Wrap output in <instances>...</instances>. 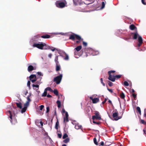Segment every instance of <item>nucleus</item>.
Wrapping results in <instances>:
<instances>
[{
	"mask_svg": "<svg viewBox=\"0 0 146 146\" xmlns=\"http://www.w3.org/2000/svg\"><path fill=\"white\" fill-rule=\"evenodd\" d=\"M34 70V68L32 65L29 66L28 68V71H32Z\"/></svg>",
	"mask_w": 146,
	"mask_h": 146,
	"instance_id": "nucleus-18",
	"label": "nucleus"
},
{
	"mask_svg": "<svg viewBox=\"0 0 146 146\" xmlns=\"http://www.w3.org/2000/svg\"><path fill=\"white\" fill-rule=\"evenodd\" d=\"M82 126L81 125H79L78 123H77V124H76L75 126V128L77 129H82Z\"/></svg>",
	"mask_w": 146,
	"mask_h": 146,
	"instance_id": "nucleus-17",
	"label": "nucleus"
},
{
	"mask_svg": "<svg viewBox=\"0 0 146 146\" xmlns=\"http://www.w3.org/2000/svg\"><path fill=\"white\" fill-rule=\"evenodd\" d=\"M62 111L63 113H66V112L65 111V110L64 109H62Z\"/></svg>",
	"mask_w": 146,
	"mask_h": 146,
	"instance_id": "nucleus-60",
	"label": "nucleus"
},
{
	"mask_svg": "<svg viewBox=\"0 0 146 146\" xmlns=\"http://www.w3.org/2000/svg\"><path fill=\"white\" fill-rule=\"evenodd\" d=\"M52 56V54H50L48 55V57L50 58H51Z\"/></svg>",
	"mask_w": 146,
	"mask_h": 146,
	"instance_id": "nucleus-56",
	"label": "nucleus"
},
{
	"mask_svg": "<svg viewBox=\"0 0 146 146\" xmlns=\"http://www.w3.org/2000/svg\"><path fill=\"white\" fill-rule=\"evenodd\" d=\"M135 28V27L133 25H131L129 26V28L131 30H133Z\"/></svg>",
	"mask_w": 146,
	"mask_h": 146,
	"instance_id": "nucleus-24",
	"label": "nucleus"
},
{
	"mask_svg": "<svg viewBox=\"0 0 146 146\" xmlns=\"http://www.w3.org/2000/svg\"><path fill=\"white\" fill-rule=\"evenodd\" d=\"M104 145V143L103 142H102L101 143V145Z\"/></svg>",
	"mask_w": 146,
	"mask_h": 146,
	"instance_id": "nucleus-64",
	"label": "nucleus"
},
{
	"mask_svg": "<svg viewBox=\"0 0 146 146\" xmlns=\"http://www.w3.org/2000/svg\"><path fill=\"white\" fill-rule=\"evenodd\" d=\"M30 80L32 83H34L35 81L37 80V78H36V76L35 75H31L30 77Z\"/></svg>",
	"mask_w": 146,
	"mask_h": 146,
	"instance_id": "nucleus-8",
	"label": "nucleus"
},
{
	"mask_svg": "<svg viewBox=\"0 0 146 146\" xmlns=\"http://www.w3.org/2000/svg\"><path fill=\"white\" fill-rule=\"evenodd\" d=\"M75 38H76L77 39L79 40H80L81 39L80 36L76 35H75Z\"/></svg>",
	"mask_w": 146,
	"mask_h": 146,
	"instance_id": "nucleus-34",
	"label": "nucleus"
},
{
	"mask_svg": "<svg viewBox=\"0 0 146 146\" xmlns=\"http://www.w3.org/2000/svg\"><path fill=\"white\" fill-rule=\"evenodd\" d=\"M99 53V52L98 51H93V52H92V54L93 55H97Z\"/></svg>",
	"mask_w": 146,
	"mask_h": 146,
	"instance_id": "nucleus-28",
	"label": "nucleus"
},
{
	"mask_svg": "<svg viewBox=\"0 0 146 146\" xmlns=\"http://www.w3.org/2000/svg\"><path fill=\"white\" fill-rule=\"evenodd\" d=\"M100 80H101V83L103 84V85L104 86H105V84L103 82V79L102 78H101V79H100Z\"/></svg>",
	"mask_w": 146,
	"mask_h": 146,
	"instance_id": "nucleus-44",
	"label": "nucleus"
},
{
	"mask_svg": "<svg viewBox=\"0 0 146 146\" xmlns=\"http://www.w3.org/2000/svg\"><path fill=\"white\" fill-rule=\"evenodd\" d=\"M138 37V43L137 46L139 47L141 46L143 43V39L141 36H139L137 33H133V38L134 39H136Z\"/></svg>",
	"mask_w": 146,
	"mask_h": 146,
	"instance_id": "nucleus-1",
	"label": "nucleus"
},
{
	"mask_svg": "<svg viewBox=\"0 0 146 146\" xmlns=\"http://www.w3.org/2000/svg\"><path fill=\"white\" fill-rule=\"evenodd\" d=\"M56 5L58 7L62 8L65 7V4L64 2H58L56 3Z\"/></svg>",
	"mask_w": 146,
	"mask_h": 146,
	"instance_id": "nucleus-7",
	"label": "nucleus"
},
{
	"mask_svg": "<svg viewBox=\"0 0 146 146\" xmlns=\"http://www.w3.org/2000/svg\"><path fill=\"white\" fill-rule=\"evenodd\" d=\"M6 113L7 114H9V115H10V118L11 119V122L12 124H15V123H16L17 121L16 119H13L12 118L11 114V112L10 111H7L6 112Z\"/></svg>",
	"mask_w": 146,
	"mask_h": 146,
	"instance_id": "nucleus-5",
	"label": "nucleus"
},
{
	"mask_svg": "<svg viewBox=\"0 0 146 146\" xmlns=\"http://www.w3.org/2000/svg\"><path fill=\"white\" fill-rule=\"evenodd\" d=\"M123 84L125 86H128L129 85L128 82L126 81H124L123 83Z\"/></svg>",
	"mask_w": 146,
	"mask_h": 146,
	"instance_id": "nucleus-38",
	"label": "nucleus"
},
{
	"mask_svg": "<svg viewBox=\"0 0 146 146\" xmlns=\"http://www.w3.org/2000/svg\"><path fill=\"white\" fill-rule=\"evenodd\" d=\"M68 137V135L66 133H65L63 135V137H62V138L63 139H65L67 137Z\"/></svg>",
	"mask_w": 146,
	"mask_h": 146,
	"instance_id": "nucleus-39",
	"label": "nucleus"
},
{
	"mask_svg": "<svg viewBox=\"0 0 146 146\" xmlns=\"http://www.w3.org/2000/svg\"><path fill=\"white\" fill-rule=\"evenodd\" d=\"M65 55L66 57L64 58V59L66 60H68L69 59V56L68 54H67L65 52H63Z\"/></svg>",
	"mask_w": 146,
	"mask_h": 146,
	"instance_id": "nucleus-25",
	"label": "nucleus"
},
{
	"mask_svg": "<svg viewBox=\"0 0 146 146\" xmlns=\"http://www.w3.org/2000/svg\"><path fill=\"white\" fill-rule=\"evenodd\" d=\"M56 104H57L58 108H60L61 106V103L60 101L59 100L57 101Z\"/></svg>",
	"mask_w": 146,
	"mask_h": 146,
	"instance_id": "nucleus-22",
	"label": "nucleus"
},
{
	"mask_svg": "<svg viewBox=\"0 0 146 146\" xmlns=\"http://www.w3.org/2000/svg\"><path fill=\"white\" fill-rule=\"evenodd\" d=\"M115 72V71H109L108 74H111V73H113Z\"/></svg>",
	"mask_w": 146,
	"mask_h": 146,
	"instance_id": "nucleus-47",
	"label": "nucleus"
},
{
	"mask_svg": "<svg viewBox=\"0 0 146 146\" xmlns=\"http://www.w3.org/2000/svg\"><path fill=\"white\" fill-rule=\"evenodd\" d=\"M108 90L109 92H111L112 93L113 92V90L112 89L108 88Z\"/></svg>",
	"mask_w": 146,
	"mask_h": 146,
	"instance_id": "nucleus-55",
	"label": "nucleus"
},
{
	"mask_svg": "<svg viewBox=\"0 0 146 146\" xmlns=\"http://www.w3.org/2000/svg\"><path fill=\"white\" fill-rule=\"evenodd\" d=\"M72 124L74 125H76V124H77V123H76V121H74L72 123Z\"/></svg>",
	"mask_w": 146,
	"mask_h": 146,
	"instance_id": "nucleus-58",
	"label": "nucleus"
},
{
	"mask_svg": "<svg viewBox=\"0 0 146 146\" xmlns=\"http://www.w3.org/2000/svg\"><path fill=\"white\" fill-rule=\"evenodd\" d=\"M30 83H31L29 81H28L27 83V86L29 87H30Z\"/></svg>",
	"mask_w": 146,
	"mask_h": 146,
	"instance_id": "nucleus-48",
	"label": "nucleus"
},
{
	"mask_svg": "<svg viewBox=\"0 0 146 146\" xmlns=\"http://www.w3.org/2000/svg\"><path fill=\"white\" fill-rule=\"evenodd\" d=\"M70 139L69 138H68L63 140V142L64 143H68Z\"/></svg>",
	"mask_w": 146,
	"mask_h": 146,
	"instance_id": "nucleus-29",
	"label": "nucleus"
},
{
	"mask_svg": "<svg viewBox=\"0 0 146 146\" xmlns=\"http://www.w3.org/2000/svg\"><path fill=\"white\" fill-rule=\"evenodd\" d=\"M109 85L111 87L112 86L113 84L112 82H109L108 83Z\"/></svg>",
	"mask_w": 146,
	"mask_h": 146,
	"instance_id": "nucleus-46",
	"label": "nucleus"
},
{
	"mask_svg": "<svg viewBox=\"0 0 146 146\" xmlns=\"http://www.w3.org/2000/svg\"><path fill=\"white\" fill-rule=\"evenodd\" d=\"M121 76V75H116L115 76V78H120Z\"/></svg>",
	"mask_w": 146,
	"mask_h": 146,
	"instance_id": "nucleus-45",
	"label": "nucleus"
},
{
	"mask_svg": "<svg viewBox=\"0 0 146 146\" xmlns=\"http://www.w3.org/2000/svg\"><path fill=\"white\" fill-rule=\"evenodd\" d=\"M94 143L96 145H98V143L97 142V140H96V138H95L94 139Z\"/></svg>",
	"mask_w": 146,
	"mask_h": 146,
	"instance_id": "nucleus-41",
	"label": "nucleus"
},
{
	"mask_svg": "<svg viewBox=\"0 0 146 146\" xmlns=\"http://www.w3.org/2000/svg\"><path fill=\"white\" fill-rule=\"evenodd\" d=\"M85 1L84 2L85 4L88 5L93 3L94 0H85Z\"/></svg>",
	"mask_w": 146,
	"mask_h": 146,
	"instance_id": "nucleus-12",
	"label": "nucleus"
},
{
	"mask_svg": "<svg viewBox=\"0 0 146 146\" xmlns=\"http://www.w3.org/2000/svg\"><path fill=\"white\" fill-rule=\"evenodd\" d=\"M40 124L42 126H43V123H42V121H40Z\"/></svg>",
	"mask_w": 146,
	"mask_h": 146,
	"instance_id": "nucleus-62",
	"label": "nucleus"
},
{
	"mask_svg": "<svg viewBox=\"0 0 146 146\" xmlns=\"http://www.w3.org/2000/svg\"><path fill=\"white\" fill-rule=\"evenodd\" d=\"M55 50L58 51V49H56L55 48H53V49H51V50L52 51H54Z\"/></svg>",
	"mask_w": 146,
	"mask_h": 146,
	"instance_id": "nucleus-53",
	"label": "nucleus"
},
{
	"mask_svg": "<svg viewBox=\"0 0 146 146\" xmlns=\"http://www.w3.org/2000/svg\"><path fill=\"white\" fill-rule=\"evenodd\" d=\"M118 115L117 112H115L113 113L112 116L114 120H117L121 118V117L119 118L118 117Z\"/></svg>",
	"mask_w": 146,
	"mask_h": 146,
	"instance_id": "nucleus-6",
	"label": "nucleus"
},
{
	"mask_svg": "<svg viewBox=\"0 0 146 146\" xmlns=\"http://www.w3.org/2000/svg\"><path fill=\"white\" fill-rule=\"evenodd\" d=\"M54 94L56 96H58V92L56 90H54L53 91Z\"/></svg>",
	"mask_w": 146,
	"mask_h": 146,
	"instance_id": "nucleus-32",
	"label": "nucleus"
},
{
	"mask_svg": "<svg viewBox=\"0 0 146 146\" xmlns=\"http://www.w3.org/2000/svg\"><path fill=\"white\" fill-rule=\"evenodd\" d=\"M41 37L44 38H48L50 37V36L48 35H46L42 36Z\"/></svg>",
	"mask_w": 146,
	"mask_h": 146,
	"instance_id": "nucleus-19",
	"label": "nucleus"
},
{
	"mask_svg": "<svg viewBox=\"0 0 146 146\" xmlns=\"http://www.w3.org/2000/svg\"><path fill=\"white\" fill-rule=\"evenodd\" d=\"M82 47L81 46H79L75 48L74 49L76 50L77 51H79L81 49Z\"/></svg>",
	"mask_w": 146,
	"mask_h": 146,
	"instance_id": "nucleus-21",
	"label": "nucleus"
},
{
	"mask_svg": "<svg viewBox=\"0 0 146 146\" xmlns=\"http://www.w3.org/2000/svg\"><path fill=\"white\" fill-rule=\"evenodd\" d=\"M141 123H144V121L143 120H141Z\"/></svg>",
	"mask_w": 146,
	"mask_h": 146,
	"instance_id": "nucleus-63",
	"label": "nucleus"
},
{
	"mask_svg": "<svg viewBox=\"0 0 146 146\" xmlns=\"http://www.w3.org/2000/svg\"><path fill=\"white\" fill-rule=\"evenodd\" d=\"M27 109L26 108L24 107V108L22 109V110H21V112L22 113H23L25 112Z\"/></svg>",
	"mask_w": 146,
	"mask_h": 146,
	"instance_id": "nucleus-33",
	"label": "nucleus"
},
{
	"mask_svg": "<svg viewBox=\"0 0 146 146\" xmlns=\"http://www.w3.org/2000/svg\"><path fill=\"white\" fill-rule=\"evenodd\" d=\"M62 74H60V75L54 78V81L57 84H60L62 79Z\"/></svg>",
	"mask_w": 146,
	"mask_h": 146,
	"instance_id": "nucleus-3",
	"label": "nucleus"
},
{
	"mask_svg": "<svg viewBox=\"0 0 146 146\" xmlns=\"http://www.w3.org/2000/svg\"><path fill=\"white\" fill-rule=\"evenodd\" d=\"M16 105H17V107L18 108H19L21 109L22 108V105H21V103H17Z\"/></svg>",
	"mask_w": 146,
	"mask_h": 146,
	"instance_id": "nucleus-27",
	"label": "nucleus"
},
{
	"mask_svg": "<svg viewBox=\"0 0 146 146\" xmlns=\"http://www.w3.org/2000/svg\"><path fill=\"white\" fill-rule=\"evenodd\" d=\"M46 113H48L49 111V107H47L46 108Z\"/></svg>",
	"mask_w": 146,
	"mask_h": 146,
	"instance_id": "nucleus-49",
	"label": "nucleus"
},
{
	"mask_svg": "<svg viewBox=\"0 0 146 146\" xmlns=\"http://www.w3.org/2000/svg\"><path fill=\"white\" fill-rule=\"evenodd\" d=\"M141 2L143 4L145 5H146V3L144 2V0H141Z\"/></svg>",
	"mask_w": 146,
	"mask_h": 146,
	"instance_id": "nucleus-57",
	"label": "nucleus"
},
{
	"mask_svg": "<svg viewBox=\"0 0 146 146\" xmlns=\"http://www.w3.org/2000/svg\"><path fill=\"white\" fill-rule=\"evenodd\" d=\"M37 74L39 76V77H41L43 76L42 74L40 72H37Z\"/></svg>",
	"mask_w": 146,
	"mask_h": 146,
	"instance_id": "nucleus-36",
	"label": "nucleus"
},
{
	"mask_svg": "<svg viewBox=\"0 0 146 146\" xmlns=\"http://www.w3.org/2000/svg\"><path fill=\"white\" fill-rule=\"evenodd\" d=\"M132 96H133V98H136V94H135L134 93H133L132 94Z\"/></svg>",
	"mask_w": 146,
	"mask_h": 146,
	"instance_id": "nucleus-52",
	"label": "nucleus"
},
{
	"mask_svg": "<svg viewBox=\"0 0 146 146\" xmlns=\"http://www.w3.org/2000/svg\"><path fill=\"white\" fill-rule=\"evenodd\" d=\"M68 115L67 112H66L65 117H64V122L66 121L68 122Z\"/></svg>",
	"mask_w": 146,
	"mask_h": 146,
	"instance_id": "nucleus-14",
	"label": "nucleus"
},
{
	"mask_svg": "<svg viewBox=\"0 0 146 146\" xmlns=\"http://www.w3.org/2000/svg\"><path fill=\"white\" fill-rule=\"evenodd\" d=\"M47 91L45 90H44V93L42 94V97L46 96L47 95Z\"/></svg>",
	"mask_w": 146,
	"mask_h": 146,
	"instance_id": "nucleus-23",
	"label": "nucleus"
},
{
	"mask_svg": "<svg viewBox=\"0 0 146 146\" xmlns=\"http://www.w3.org/2000/svg\"><path fill=\"white\" fill-rule=\"evenodd\" d=\"M47 96L48 98H50L52 97V96L49 94H48Z\"/></svg>",
	"mask_w": 146,
	"mask_h": 146,
	"instance_id": "nucleus-59",
	"label": "nucleus"
},
{
	"mask_svg": "<svg viewBox=\"0 0 146 146\" xmlns=\"http://www.w3.org/2000/svg\"><path fill=\"white\" fill-rule=\"evenodd\" d=\"M30 96H28L27 97V101L24 104V107L26 108L27 109L29 105V102L31 101V100L29 98Z\"/></svg>",
	"mask_w": 146,
	"mask_h": 146,
	"instance_id": "nucleus-9",
	"label": "nucleus"
},
{
	"mask_svg": "<svg viewBox=\"0 0 146 146\" xmlns=\"http://www.w3.org/2000/svg\"><path fill=\"white\" fill-rule=\"evenodd\" d=\"M32 86L33 88V89L34 90H38L39 85H35V84H33Z\"/></svg>",
	"mask_w": 146,
	"mask_h": 146,
	"instance_id": "nucleus-16",
	"label": "nucleus"
},
{
	"mask_svg": "<svg viewBox=\"0 0 146 146\" xmlns=\"http://www.w3.org/2000/svg\"><path fill=\"white\" fill-rule=\"evenodd\" d=\"M60 69V67L59 65H58V64H56V70L57 71H59Z\"/></svg>",
	"mask_w": 146,
	"mask_h": 146,
	"instance_id": "nucleus-30",
	"label": "nucleus"
},
{
	"mask_svg": "<svg viewBox=\"0 0 146 146\" xmlns=\"http://www.w3.org/2000/svg\"><path fill=\"white\" fill-rule=\"evenodd\" d=\"M125 95L124 94L122 93L121 94H120V97L122 98V99H123L124 98H125Z\"/></svg>",
	"mask_w": 146,
	"mask_h": 146,
	"instance_id": "nucleus-40",
	"label": "nucleus"
},
{
	"mask_svg": "<svg viewBox=\"0 0 146 146\" xmlns=\"http://www.w3.org/2000/svg\"><path fill=\"white\" fill-rule=\"evenodd\" d=\"M93 123H95V124H99V123H98V122H96V121H93Z\"/></svg>",
	"mask_w": 146,
	"mask_h": 146,
	"instance_id": "nucleus-61",
	"label": "nucleus"
},
{
	"mask_svg": "<svg viewBox=\"0 0 146 146\" xmlns=\"http://www.w3.org/2000/svg\"><path fill=\"white\" fill-rule=\"evenodd\" d=\"M45 89L47 91L48 90L51 92H52L53 91L51 88L50 87H48L46 88H45Z\"/></svg>",
	"mask_w": 146,
	"mask_h": 146,
	"instance_id": "nucleus-31",
	"label": "nucleus"
},
{
	"mask_svg": "<svg viewBox=\"0 0 146 146\" xmlns=\"http://www.w3.org/2000/svg\"><path fill=\"white\" fill-rule=\"evenodd\" d=\"M101 117L100 115L99 114V112L98 111H96L95 113V115H93L92 117V119L93 120L95 119H101Z\"/></svg>",
	"mask_w": 146,
	"mask_h": 146,
	"instance_id": "nucleus-4",
	"label": "nucleus"
},
{
	"mask_svg": "<svg viewBox=\"0 0 146 146\" xmlns=\"http://www.w3.org/2000/svg\"><path fill=\"white\" fill-rule=\"evenodd\" d=\"M107 100V99H106V98H105V100H104V101H103L102 102V103L103 104H105V103H106V101Z\"/></svg>",
	"mask_w": 146,
	"mask_h": 146,
	"instance_id": "nucleus-54",
	"label": "nucleus"
},
{
	"mask_svg": "<svg viewBox=\"0 0 146 146\" xmlns=\"http://www.w3.org/2000/svg\"><path fill=\"white\" fill-rule=\"evenodd\" d=\"M109 76L108 79L114 82L115 80V76L112 74H109Z\"/></svg>",
	"mask_w": 146,
	"mask_h": 146,
	"instance_id": "nucleus-11",
	"label": "nucleus"
},
{
	"mask_svg": "<svg viewBox=\"0 0 146 146\" xmlns=\"http://www.w3.org/2000/svg\"><path fill=\"white\" fill-rule=\"evenodd\" d=\"M74 3L75 5H80V0H73Z\"/></svg>",
	"mask_w": 146,
	"mask_h": 146,
	"instance_id": "nucleus-15",
	"label": "nucleus"
},
{
	"mask_svg": "<svg viewBox=\"0 0 146 146\" xmlns=\"http://www.w3.org/2000/svg\"><path fill=\"white\" fill-rule=\"evenodd\" d=\"M58 137L59 138H61L62 137V135L61 134L58 133Z\"/></svg>",
	"mask_w": 146,
	"mask_h": 146,
	"instance_id": "nucleus-50",
	"label": "nucleus"
},
{
	"mask_svg": "<svg viewBox=\"0 0 146 146\" xmlns=\"http://www.w3.org/2000/svg\"><path fill=\"white\" fill-rule=\"evenodd\" d=\"M59 125V123L58 121L56 123L55 125V128L56 129H58V126Z\"/></svg>",
	"mask_w": 146,
	"mask_h": 146,
	"instance_id": "nucleus-35",
	"label": "nucleus"
},
{
	"mask_svg": "<svg viewBox=\"0 0 146 146\" xmlns=\"http://www.w3.org/2000/svg\"><path fill=\"white\" fill-rule=\"evenodd\" d=\"M105 4L104 2H102V8L103 9L105 7Z\"/></svg>",
	"mask_w": 146,
	"mask_h": 146,
	"instance_id": "nucleus-43",
	"label": "nucleus"
},
{
	"mask_svg": "<svg viewBox=\"0 0 146 146\" xmlns=\"http://www.w3.org/2000/svg\"><path fill=\"white\" fill-rule=\"evenodd\" d=\"M83 44L85 46H86L87 44L86 42H83Z\"/></svg>",
	"mask_w": 146,
	"mask_h": 146,
	"instance_id": "nucleus-51",
	"label": "nucleus"
},
{
	"mask_svg": "<svg viewBox=\"0 0 146 146\" xmlns=\"http://www.w3.org/2000/svg\"><path fill=\"white\" fill-rule=\"evenodd\" d=\"M46 46V44H43L42 43H40L34 44L33 45V47H37L38 48L40 49H44V48L43 47Z\"/></svg>",
	"mask_w": 146,
	"mask_h": 146,
	"instance_id": "nucleus-2",
	"label": "nucleus"
},
{
	"mask_svg": "<svg viewBox=\"0 0 146 146\" xmlns=\"http://www.w3.org/2000/svg\"><path fill=\"white\" fill-rule=\"evenodd\" d=\"M58 56H56L55 59V62L56 64H58Z\"/></svg>",
	"mask_w": 146,
	"mask_h": 146,
	"instance_id": "nucleus-26",
	"label": "nucleus"
},
{
	"mask_svg": "<svg viewBox=\"0 0 146 146\" xmlns=\"http://www.w3.org/2000/svg\"><path fill=\"white\" fill-rule=\"evenodd\" d=\"M75 35H71L69 37V39H70L72 40H75Z\"/></svg>",
	"mask_w": 146,
	"mask_h": 146,
	"instance_id": "nucleus-20",
	"label": "nucleus"
},
{
	"mask_svg": "<svg viewBox=\"0 0 146 146\" xmlns=\"http://www.w3.org/2000/svg\"><path fill=\"white\" fill-rule=\"evenodd\" d=\"M44 107V106L43 105H42L40 106H39V108H40V110H42V109Z\"/></svg>",
	"mask_w": 146,
	"mask_h": 146,
	"instance_id": "nucleus-42",
	"label": "nucleus"
},
{
	"mask_svg": "<svg viewBox=\"0 0 146 146\" xmlns=\"http://www.w3.org/2000/svg\"><path fill=\"white\" fill-rule=\"evenodd\" d=\"M137 110L138 112H139L140 114H141V111L140 108L139 107H137Z\"/></svg>",
	"mask_w": 146,
	"mask_h": 146,
	"instance_id": "nucleus-37",
	"label": "nucleus"
},
{
	"mask_svg": "<svg viewBox=\"0 0 146 146\" xmlns=\"http://www.w3.org/2000/svg\"><path fill=\"white\" fill-rule=\"evenodd\" d=\"M90 98L92 100V103L94 104L97 103L99 101V99L98 98H93L92 96H90Z\"/></svg>",
	"mask_w": 146,
	"mask_h": 146,
	"instance_id": "nucleus-10",
	"label": "nucleus"
},
{
	"mask_svg": "<svg viewBox=\"0 0 146 146\" xmlns=\"http://www.w3.org/2000/svg\"><path fill=\"white\" fill-rule=\"evenodd\" d=\"M36 78H37V80L35 81V84H40L41 83L40 81L41 80L42 78V77H38Z\"/></svg>",
	"mask_w": 146,
	"mask_h": 146,
	"instance_id": "nucleus-13",
	"label": "nucleus"
}]
</instances>
